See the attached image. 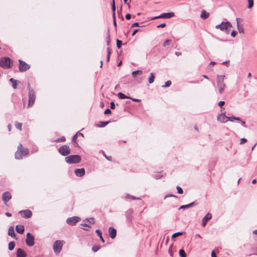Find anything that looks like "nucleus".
Here are the masks:
<instances>
[{
    "instance_id": "1",
    "label": "nucleus",
    "mask_w": 257,
    "mask_h": 257,
    "mask_svg": "<svg viewBox=\"0 0 257 257\" xmlns=\"http://www.w3.org/2000/svg\"><path fill=\"white\" fill-rule=\"evenodd\" d=\"M29 149L27 148L23 149L22 145L20 144L18 146V149L15 153V158L20 160L23 158V156H26L29 154Z\"/></svg>"
},
{
    "instance_id": "2",
    "label": "nucleus",
    "mask_w": 257,
    "mask_h": 257,
    "mask_svg": "<svg viewBox=\"0 0 257 257\" xmlns=\"http://www.w3.org/2000/svg\"><path fill=\"white\" fill-rule=\"evenodd\" d=\"M225 75H219L217 76V87L218 89V92L219 94H222L226 88V84L224 82Z\"/></svg>"
},
{
    "instance_id": "3",
    "label": "nucleus",
    "mask_w": 257,
    "mask_h": 257,
    "mask_svg": "<svg viewBox=\"0 0 257 257\" xmlns=\"http://www.w3.org/2000/svg\"><path fill=\"white\" fill-rule=\"evenodd\" d=\"M65 160L69 164H76L81 161V157L79 155H73L65 157Z\"/></svg>"
},
{
    "instance_id": "4",
    "label": "nucleus",
    "mask_w": 257,
    "mask_h": 257,
    "mask_svg": "<svg viewBox=\"0 0 257 257\" xmlns=\"http://www.w3.org/2000/svg\"><path fill=\"white\" fill-rule=\"evenodd\" d=\"M28 88H29V103L28 104V107H31L34 103L36 95L34 90L33 89H31L30 87V84L28 83Z\"/></svg>"
},
{
    "instance_id": "5",
    "label": "nucleus",
    "mask_w": 257,
    "mask_h": 257,
    "mask_svg": "<svg viewBox=\"0 0 257 257\" xmlns=\"http://www.w3.org/2000/svg\"><path fill=\"white\" fill-rule=\"evenodd\" d=\"M63 241L61 240H56L54 242L53 246V249L54 250V252L56 254H58L60 252L62 249L63 243Z\"/></svg>"
},
{
    "instance_id": "6",
    "label": "nucleus",
    "mask_w": 257,
    "mask_h": 257,
    "mask_svg": "<svg viewBox=\"0 0 257 257\" xmlns=\"http://www.w3.org/2000/svg\"><path fill=\"white\" fill-rule=\"evenodd\" d=\"M232 27L231 24L228 22H223L220 24L217 25L215 26L217 29H220L221 31H223L227 30L228 28Z\"/></svg>"
},
{
    "instance_id": "7",
    "label": "nucleus",
    "mask_w": 257,
    "mask_h": 257,
    "mask_svg": "<svg viewBox=\"0 0 257 257\" xmlns=\"http://www.w3.org/2000/svg\"><path fill=\"white\" fill-rule=\"evenodd\" d=\"M11 60L8 57H5L0 60V66L3 68H9L11 67Z\"/></svg>"
},
{
    "instance_id": "8",
    "label": "nucleus",
    "mask_w": 257,
    "mask_h": 257,
    "mask_svg": "<svg viewBox=\"0 0 257 257\" xmlns=\"http://www.w3.org/2000/svg\"><path fill=\"white\" fill-rule=\"evenodd\" d=\"M58 152L62 156H66L70 153L71 150L69 146L63 145L59 148Z\"/></svg>"
},
{
    "instance_id": "9",
    "label": "nucleus",
    "mask_w": 257,
    "mask_h": 257,
    "mask_svg": "<svg viewBox=\"0 0 257 257\" xmlns=\"http://www.w3.org/2000/svg\"><path fill=\"white\" fill-rule=\"evenodd\" d=\"M34 236L30 233H27L26 243L28 246H32L35 243Z\"/></svg>"
},
{
    "instance_id": "10",
    "label": "nucleus",
    "mask_w": 257,
    "mask_h": 257,
    "mask_svg": "<svg viewBox=\"0 0 257 257\" xmlns=\"http://www.w3.org/2000/svg\"><path fill=\"white\" fill-rule=\"evenodd\" d=\"M80 220V218L78 216H73L69 217L66 220V223L71 226L75 225Z\"/></svg>"
},
{
    "instance_id": "11",
    "label": "nucleus",
    "mask_w": 257,
    "mask_h": 257,
    "mask_svg": "<svg viewBox=\"0 0 257 257\" xmlns=\"http://www.w3.org/2000/svg\"><path fill=\"white\" fill-rule=\"evenodd\" d=\"M19 69L20 72H24L28 70L30 66L29 64H27L21 60H19Z\"/></svg>"
},
{
    "instance_id": "12",
    "label": "nucleus",
    "mask_w": 257,
    "mask_h": 257,
    "mask_svg": "<svg viewBox=\"0 0 257 257\" xmlns=\"http://www.w3.org/2000/svg\"><path fill=\"white\" fill-rule=\"evenodd\" d=\"M12 198V195L10 192L6 191L2 194V200L5 205H7L8 202H9Z\"/></svg>"
},
{
    "instance_id": "13",
    "label": "nucleus",
    "mask_w": 257,
    "mask_h": 257,
    "mask_svg": "<svg viewBox=\"0 0 257 257\" xmlns=\"http://www.w3.org/2000/svg\"><path fill=\"white\" fill-rule=\"evenodd\" d=\"M19 213L24 218H29L32 216V212L30 210H24L20 211Z\"/></svg>"
},
{
    "instance_id": "14",
    "label": "nucleus",
    "mask_w": 257,
    "mask_h": 257,
    "mask_svg": "<svg viewBox=\"0 0 257 257\" xmlns=\"http://www.w3.org/2000/svg\"><path fill=\"white\" fill-rule=\"evenodd\" d=\"M174 16V14L173 13H163L159 16L155 17L152 18V20L160 19V18H170Z\"/></svg>"
},
{
    "instance_id": "15",
    "label": "nucleus",
    "mask_w": 257,
    "mask_h": 257,
    "mask_svg": "<svg viewBox=\"0 0 257 257\" xmlns=\"http://www.w3.org/2000/svg\"><path fill=\"white\" fill-rule=\"evenodd\" d=\"M217 120L221 123H225L228 121V116L224 113H222L217 116Z\"/></svg>"
},
{
    "instance_id": "16",
    "label": "nucleus",
    "mask_w": 257,
    "mask_h": 257,
    "mask_svg": "<svg viewBox=\"0 0 257 257\" xmlns=\"http://www.w3.org/2000/svg\"><path fill=\"white\" fill-rule=\"evenodd\" d=\"M212 215L210 213H208L203 218L202 220V225L204 227L207 222L211 219Z\"/></svg>"
},
{
    "instance_id": "17",
    "label": "nucleus",
    "mask_w": 257,
    "mask_h": 257,
    "mask_svg": "<svg viewBox=\"0 0 257 257\" xmlns=\"http://www.w3.org/2000/svg\"><path fill=\"white\" fill-rule=\"evenodd\" d=\"M17 257H26L27 253L24 250L21 248H19L16 252Z\"/></svg>"
},
{
    "instance_id": "18",
    "label": "nucleus",
    "mask_w": 257,
    "mask_h": 257,
    "mask_svg": "<svg viewBox=\"0 0 257 257\" xmlns=\"http://www.w3.org/2000/svg\"><path fill=\"white\" fill-rule=\"evenodd\" d=\"M74 172L76 176L82 177L84 175L85 171L83 168L77 169L75 170Z\"/></svg>"
},
{
    "instance_id": "19",
    "label": "nucleus",
    "mask_w": 257,
    "mask_h": 257,
    "mask_svg": "<svg viewBox=\"0 0 257 257\" xmlns=\"http://www.w3.org/2000/svg\"><path fill=\"white\" fill-rule=\"evenodd\" d=\"M16 230L18 233L22 234L25 230V227L22 225H17L16 227Z\"/></svg>"
},
{
    "instance_id": "20",
    "label": "nucleus",
    "mask_w": 257,
    "mask_h": 257,
    "mask_svg": "<svg viewBox=\"0 0 257 257\" xmlns=\"http://www.w3.org/2000/svg\"><path fill=\"white\" fill-rule=\"evenodd\" d=\"M110 122V121H99L96 125L99 127H103Z\"/></svg>"
},
{
    "instance_id": "21",
    "label": "nucleus",
    "mask_w": 257,
    "mask_h": 257,
    "mask_svg": "<svg viewBox=\"0 0 257 257\" xmlns=\"http://www.w3.org/2000/svg\"><path fill=\"white\" fill-rule=\"evenodd\" d=\"M8 235L12 237H16V234L15 233L14 229L13 227H10L8 230Z\"/></svg>"
},
{
    "instance_id": "22",
    "label": "nucleus",
    "mask_w": 257,
    "mask_h": 257,
    "mask_svg": "<svg viewBox=\"0 0 257 257\" xmlns=\"http://www.w3.org/2000/svg\"><path fill=\"white\" fill-rule=\"evenodd\" d=\"M209 16V14L206 12L205 11L203 10L202 11L200 17L203 19H207Z\"/></svg>"
},
{
    "instance_id": "23",
    "label": "nucleus",
    "mask_w": 257,
    "mask_h": 257,
    "mask_svg": "<svg viewBox=\"0 0 257 257\" xmlns=\"http://www.w3.org/2000/svg\"><path fill=\"white\" fill-rule=\"evenodd\" d=\"M194 204V202H191L187 205H182L180 207L179 209L188 208H190V207H191L192 206H193V205Z\"/></svg>"
},
{
    "instance_id": "24",
    "label": "nucleus",
    "mask_w": 257,
    "mask_h": 257,
    "mask_svg": "<svg viewBox=\"0 0 257 257\" xmlns=\"http://www.w3.org/2000/svg\"><path fill=\"white\" fill-rule=\"evenodd\" d=\"M236 22H237V29L238 30V32L240 33H244L243 28L242 27H240L239 26V23H238L239 19L238 18H236Z\"/></svg>"
},
{
    "instance_id": "25",
    "label": "nucleus",
    "mask_w": 257,
    "mask_h": 257,
    "mask_svg": "<svg viewBox=\"0 0 257 257\" xmlns=\"http://www.w3.org/2000/svg\"><path fill=\"white\" fill-rule=\"evenodd\" d=\"M155 79V75L153 73H151L148 78L149 82L151 84L154 82Z\"/></svg>"
},
{
    "instance_id": "26",
    "label": "nucleus",
    "mask_w": 257,
    "mask_h": 257,
    "mask_svg": "<svg viewBox=\"0 0 257 257\" xmlns=\"http://www.w3.org/2000/svg\"><path fill=\"white\" fill-rule=\"evenodd\" d=\"M10 81L12 83L13 88L14 89H16L17 86V80H15L13 78H10Z\"/></svg>"
},
{
    "instance_id": "27",
    "label": "nucleus",
    "mask_w": 257,
    "mask_h": 257,
    "mask_svg": "<svg viewBox=\"0 0 257 257\" xmlns=\"http://www.w3.org/2000/svg\"><path fill=\"white\" fill-rule=\"evenodd\" d=\"M95 232L97 233V235L99 236V237L100 238L102 242H104V240L103 239V238L102 237V233H101V231L99 229H97L96 231H95Z\"/></svg>"
},
{
    "instance_id": "28",
    "label": "nucleus",
    "mask_w": 257,
    "mask_h": 257,
    "mask_svg": "<svg viewBox=\"0 0 257 257\" xmlns=\"http://www.w3.org/2000/svg\"><path fill=\"white\" fill-rule=\"evenodd\" d=\"M15 246V243L14 241H11L8 245V248L10 250H12L14 249Z\"/></svg>"
},
{
    "instance_id": "29",
    "label": "nucleus",
    "mask_w": 257,
    "mask_h": 257,
    "mask_svg": "<svg viewBox=\"0 0 257 257\" xmlns=\"http://www.w3.org/2000/svg\"><path fill=\"white\" fill-rule=\"evenodd\" d=\"M118 97L120 99H124V98H130L128 97H127L125 95L123 94L121 92H119L117 94Z\"/></svg>"
},
{
    "instance_id": "30",
    "label": "nucleus",
    "mask_w": 257,
    "mask_h": 257,
    "mask_svg": "<svg viewBox=\"0 0 257 257\" xmlns=\"http://www.w3.org/2000/svg\"><path fill=\"white\" fill-rule=\"evenodd\" d=\"M142 74V71L141 70H136L135 71H133L132 72V75L134 77H135L136 75H141Z\"/></svg>"
},
{
    "instance_id": "31",
    "label": "nucleus",
    "mask_w": 257,
    "mask_h": 257,
    "mask_svg": "<svg viewBox=\"0 0 257 257\" xmlns=\"http://www.w3.org/2000/svg\"><path fill=\"white\" fill-rule=\"evenodd\" d=\"M22 123L18 122L17 121L15 122V127L17 129L19 130L20 131L22 130Z\"/></svg>"
},
{
    "instance_id": "32",
    "label": "nucleus",
    "mask_w": 257,
    "mask_h": 257,
    "mask_svg": "<svg viewBox=\"0 0 257 257\" xmlns=\"http://www.w3.org/2000/svg\"><path fill=\"white\" fill-rule=\"evenodd\" d=\"M179 255L181 257H186V253L185 251L181 249L179 250Z\"/></svg>"
},
{
    "instance_id": "33",
    "label": "nucleus",
    "mask_w": 257,
    "mask_h": 257,
    "mask_svg": "<svg viewBox=\"0 0 257 257\" xmlns=\"http://www.w3.org/2000/svg\"><path fill=\"white\" fill-rule=\"evenodd\" d=\"M100 245H93L92 246V250L94 251V252H96L97 251V250H99V249L100 248Z\"/></svg>"
},
{
    "instance_id": "34",
    "label": "nucleus",
    "mask_w": 257,
    "mask_h": 257,
    "mask_svg": "<svg viewBox=\"0 0 257 257\" xmlns=\"http://www.w3.org/2000/svg\"><path fill=\"white\" fill-rule=\"evenodd\" d=\"M171 42H172V41L171 40H166L164 43L163 46L164 47H166L169 46L171 44Z\"/></svg>"
},
{
    "instance_id": "35",
    "label": "nucleus",
    "mask_w": 257,
    "mask_h": 257,
    "mask_svg": "<svg viewBox=\"0 0 257 257\" xmlns=\"http://www.w3.org/2000/svg\"><path fill=\"white\" fill-rule=\"evenodd\" d=\"M125 197L126 198H130V199H132L133 200H139V199H140L139 198H137L135 196H132V195H130L129 194H127L125 196Z\"/></svg>"
},
{
    "instance_id": "36",
    "label": "nucleus",
    "mask_w": 257,
    "mask_h": 257,
    "mask_svg": "<svg viewBox=\"0 0 257 257\" xmlns=\"http://www.w3.org/2000/svg\"><path fill=\"white\" fill-rule=\"evenodd\" d=\"M182 234H183V232H178L174 233L172 235V238H175V237H176L177 236H178L179 235H181Z\"/></svg>"
},
{
    "instance_id": "37",
    "label": "nucleus",
    "mask_w": 257,
    "mask_h": 257,
    "mask_svg": "<svg viewBox=\"0 0 257 257\" xmlns=\"http://www.w3.org/2000/svg\"><path fill=\"white\" fill-rule=\"evenodd\" d=\"M109 235L112 239V226H110L108 229Z\"/></svg>"
},
{
    "instance_id": "38",
    "label": "nucleus",
    "mask_w": 257,
    "mask_h": 257,
    "mask_svg": "<svg viewBox=\"0 0 257 257\" xmlns=\"http://www.w3.org/2000/svg\"><path fill=\"white\" fill-rule=\"evenodd\" d=\"M122 45V42L120 40H119L118 39H116V45L117 47L119 49L121 47Z\"/></svg>"
},
{
    "instance_id": "39",
    "label": "nucleus",
    "mask_w": 257,
    "mask_h": 257,
    "mask_svg": "<svg viewBox=\"0 0 257 257\" xmlns=\"http://www.w3.org/2000/svg\"><path fill=\"white\" fill-rule=\"evenodd\" d=\"M171 84V81L170 80H168L165 82V85H163V87H169Z\"/></svg>"
},
{
    "instance_id": "40",
    "label": "nucleus",
    "mask_w": 257,
    "mask_h": 257,
    "mask_svg": "<svg viewBox=\"0 0 257 257\" xmlns=\"http://www.w3.org/2000/svg\"><path fill=\"white\" fill-rule=\"evenodd\" d=\"M66 140L65 139V138L64 137H62L61 138H58L57 139L56 141L57 142H65Z\"/></svg>"
},
{
    "instance_id": "41",
    "label": "nucleus",
    "mask_w": 257,
    "mask_h": 257,
    "mask_svg": "<svg viewBox=\"0 0 257 257\" xmlns=\"http://www.w3.org/2000/svg\"><path fill=\"white\" fill-rule=\"evenodd\" d=\"M248 8L250 9L253 5V0H248Z\"/></svg>"
},
{
    "instance_id": "42",
    "label": "nucleus",
    "mask_w": 257,
    "mask_h": 257,
    "mask_svg": "<svg viewBox=\"0 0 257 257\" xmlns=\"http://www.w3.org/2000/svg\"><path fill=\"white\" fill-rule=\"evenodd\" d=\"M176 189L177 190V191H178V193L182 194L183 193V189L180 187H179V186H177Z\"/></svg>"
},
{
    "instance_id": "43",
    "label": "nucleus",
    "mask_w": 257,
    "mask_h": 257,
    "mask_svg": "<svg viewBox=\"0 0 257 257\" xmlns=\"http://www.w3.org/2000/svg\"><path fill=\"white\" fill-rule=\"evenodd\" d=\"M172 247H173V245H171L169 247V250H168L169 253L170 254V256H171L172 257H173V251H172Z\"/></svg>"
},
{
    "instance_id": "44",
    "label": "nucleus",
    "mask_w": 257,
    "mask_h": 257,
    "mask_svg": "<svg viewBox=\"0 0 257 257\" xmlns=\"http://www.w3.org/2000/svg\"><path fill=\"white\" fill-rule=\"evenodd\" d=\"M132 213H133V211L132 210H128L126 212V215H127V217H129L130 216L131 217ZM128 218L130 220H131V218Z\"/></svg>"
},
{
    "instance_id": "45",
    "label": "nucleus",
    "mask_w": 257,
    "mask_h": 257,
    "mask_svg": "<svg viewBox=\"0 0 257 257\" xmlns=\"http://www.w3.org/2000/svg\"><path fill=\"white\" fill-rule=\"evenodd\" d=\"M162 177H163V175H162L157 174V175H155L154 176V178L155 179L158 180V179H159L161 178Z\"/></svg>"
},
{
    "instance_id": "46",
    "label": "nucleus",
    "mask_w": 257,
    "mask_h": 257,
    "mask_svg": "<svg viewBox=\"0 0 257 257\" xmlns=\"http://www.w3.org/2000/svg\"><path fill=\"white\" fill-rule=\"evenodd\" d=\"M225 104V102L224 101H220L218 103V105L219 107H221Z\"/></svg>"
},
{
    "instance_id": "47",
    "label": "nucleus",
    "mask_w": 257,
    "mask_h": 257,
    "mask_svg": "<svg viewBox=\"0 0 257 257\" xmlns=\"http://www.w3.org/2000/svg\"><path fill=\"white\" fill-rule=\"evenodd\" d=\"M38 150V148L37 146H35L33 147V149L32 150L31 152L34 153L35 152H37Z\"/></svg>"
},
{
    "instance_id": "48",
    "label": "nucleus",
    "mask_w": 257,
    "mask_h": 257,
    "mask_svg": "<svg viewBox=\"0 0 257 257\" xmlns=\"http://www.w3.org/2000/svg\"><path fill=\"white\" fill-rule=\"evenodd\" d=\"M107 52H108V54H107V56L106 60H107V61H108L110 59V52L109 51V48H107Z\"/></svg>"
},
{
    "instance_id": "49",
    "label": "nucleus",
    "mask_w": 257,
    "mask_h": 257,
    "mask_svg": "<svg viewBox=\"0 0 257 257\" xmlns=\"http://www.w3.org/2000/svg\"><path fill=\"white\" fill-rule=\"evenodd\" d=\"M87 221L89 222L90 223H94V221L93 218H90L89 219H86Z\"/></svg>"
},
{
    "instance_id": "50",
    "label": "nucleus",
    "mask_w": 257,
    "mask_h": 257,
    "mask_svg": "<svg viewBox=\"0 0 257 257\" xmlns=\"http://www.w3.org/2000/svg\"><path fill=\"white\" fill-rule=\"evenodd\" d=\"M247 142V140L245 138H242L240 139V144H243L245 143H246Z\"/></svg>"
},
{
    "instance_id": "51",
    "label": "nucleus",
    "mask_w": 257,
    "mask_h": 257,
    "mask_svg": "<svg viewBox=\"0 0 257 257\" xmlns=\"http://www.w3.org/2000/svg\"><path fill=\"white\" fill-rule=\"evenodd\" d=\"M236 34L237 32L235 31H232V32L231 33V36L234 38L236 36Z\"/></svg>"
},
{
    "instance_id": "52",
    "label": "nucleus",
    "mask_w": 257,
    "mask_h": 257,
    "mask_svg": "<svg viewBox=\"0 0 257 257\" xmlns=\"http://www.w3.org/2000/svg\"><path fill=\"white\" fill-rule=\"evenodd\" d=\"M235 120V116H230V117H228V121L229 120L230 121H233V120Z\"/></svg>"
},
{
    "instance_id": "53",
    "label": "nucleus",
    "mask_w": 257,
    "mask_h": 257,
    "mask_svg": "<svg viewBox=\"0 0 257 257\" xmlns=\"http://www.w3.org/2000/svg\"><path fill=\"white\" fill-rule=\"evenodd\" d=\"M110 113H111V110L109 108L106 109L104 111L105 114H110Z\"/></svg>"
},
{
    "instance_id": "54",
    "label": "nucleus",
    "mask_w": 257,
    "mask_h": 257,
    "mask_svg": "<svg viewBox=\"0 0 257 257\" xmlns=\"http://www.w3.org/2000/svg\"><path fill=\"white\" fill-rule=\"evenodd\" d=\"M77 134H76L73 137L72 141L74 142H75L76 141V140H77Z\"/></svg>"
},
{
    "instance_id": "55",
    "label": "nucleus",
    "mask_w": 257,
    "mask_h": 257,
    "mask_svg": "<svg viewBox=\"0 0 257 257\" xmlns=\"http://www.w3.org/2000/svg\"><path fill=\"white\" fill-rule=\"evenodd\" d=\"M177 197L175 195H174L173 194H169V195H167L166 196H165L164 197V199H166L168 197Z\"/></svg>"
},
{
    "instance_id": "56",
    "label": "nucleus",
    "mask_w": 257,
    "mask_h": 257,
    "mask_svg": "<svg viewBox=\"0 0 257 257\" xmlns=\"http://www.w3.org/2000/svg\"><path fill=\"white\" fill-rule=\"evenodd\" d=\"M103 154L107 160H109V161L111 160V156L107 157L104 152L103 153Z\"/></svg>"
},
{
    "instance_id": "57",
    "label": "nucleus",
    "mask_w": 257,
    "mask_h": 257,
    "mask_svg": "<svg viewBox=\"0 0 257 257\" xmlns=\"http://www.w3.org/2000/svg\"><path fill=\"white\" fill-rule=\"evenodd\" d=\"M165 26H166V24L165 23H163V24H161L158 25L157 26V28H164V27H165Z\"/></svg>"
},
{
    "instance_id": "58",
    "label": "nucleus",
    "mask_w": 257,
    "mask_h": 257,
    "mask_svg": "<svg viewBox=\"0 0 257 257\" xmlns=\"http://www.w3.org/2000/svg\"><path fill=\"white\" fill-rule=\"evenodd\" d=\"M125 18H126V19H127V20H130V19L131 18V14H127L125 15Z\"/></svg>"
},
{
    "instance_id": "59",
    "label": "nucleus",
    "mask_w": 257,
    "mask_h": 257,
    "mask_svg": "<svg viewBox=\"0 0 257 257\" xmlns=\"http://www.w3.org/2000/svg\"><path fill=\"white\" fill-rule=\"evenodd\" d=\"M139 24L137 22H136V23H134V24H132V27H139Z\"/></svg>"
},
{
    "instance_id": "60",
    "label": "nucleus",
    "mask_w": 257,
    "mask_h": 257,
    "mask_svg": "<svg viewBox=\"0 0 257 257\" xmlns=\"http://www.w3.org/2000/svg\"><path fill=\"white\" fill-rule=\"evenodd\" d=\"M194 237H195V238L196 239H197V238H202V237L201 236V235H200V234H195V236H194Z\"/></svg>"
},
{
    "instance_id": "61",
    "label": "nucleus",
    "mask_w": 257,
    "mask_h": 257,
    "mask_svg": "<svg viewBox=\"0 0 257 257\" xmlns=\"http://www.w3.org/2000/svg\"><path fill=\"white\" fill-rule=\"evenodd\" d=\"M138 31H139V29L134 30L132 33V35L134 36Z\"/></svg>"
},
{
    "instance_id": "62",
    "label": "nucleus",
    "mask_w": 257,
    "mask_h": 257,
    "mask_svg": "<svg viewBox=\"0 0 257 257\" xmlns=\"http://www.w3.org/2000/svg\"><path fill=\"white\" fill-rule=\"evenodd\" d=\"M211 257H216V255L214 250L211 252Z\"/></svg>"
},
{
    "instance_id": "63",
    "label": "nucleus",
    "mask_w": 257,
    "mask_h": 257,
    "mask_svg": "<svg viewBox=\"0 0 257 257\" xmlns=\"http://www.w3.org/2000/svg\"><path fill=\"white\" fill-rule=\"evenodd\" d=\"M240 123H241V124L242 125H243V126H246L245 125V122L244 121L240 120Z\"/></svg>"
},
{
    "instance_id": "64",
    "label": "nucleus",
    "mask_w": 257,
    "mask_h": 257,
    "mask_svg": "<svg viewBox=\"0 0 257 257\" xmlns=\"http://www.w3.org/2000/svg\"><path fill=\"white\" fill-rule=\"evenodd\" d=\"M132 100L135 102H140L141 100L138 99H135V98H131Z\"/></svg>"
}]
</instances>
